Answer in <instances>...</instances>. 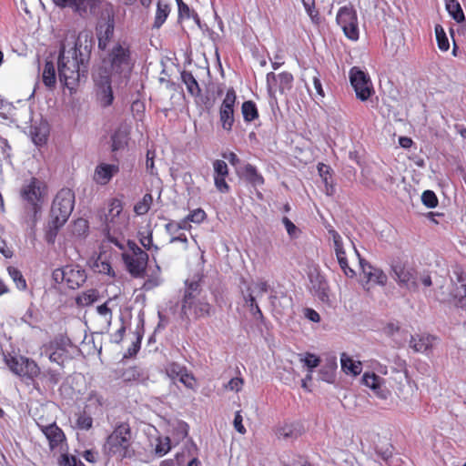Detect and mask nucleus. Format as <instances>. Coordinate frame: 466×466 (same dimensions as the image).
Listing matches in <instances>:
<instances>
[{"label":"nucleus","instance_id":"f257e3e1","mask_svg":"<svg viewBox=\"0 0 466 466\" xmlns=\"http://www.w3.org/2000/svg\"><path fill=\"white\" fill-rule=\"evenodd\" d=\"M88 63L83 58L76 42L75 47L66 51L65 46L59 50L57 70L61 84L73 93L82 79L87 76Z\"/></svg>","mask_w":466,"mask_h":466},{"label":"nucleus","instance_id":"f03ea898","mask_svg":"<svg viewBox=\"0 0 466 466\" xmlns=\"http://www.w3.org/2000/svg\"><path fill=\"white\" fill-rule=\"evenodd\" d=\"M213 312L214 308L203 294L200 281L187 279L181 299V314L199 319L210 317Z\"/></svg>","mask_w":466,"mask_h":466},{"label":"nucleus","instance_id":"7ed1b4c3","mask_svg":"<svg viewBox=\"0 0 466 466\" xmlns=\"http://www.w3.org/2000/svg\"><path fill=\"white\" fill-rule=\"evenodd\" d=\"M104 450L107 455L120 459L135 456L132 431L128 422H120L114 428L106 440Z\"/></svg>","mask_w":466,"mask_h":466},{"label":"nucleus","instance_id":"20e7f679","mask_svg":"<svg viewBox=\"0 0 466 466\" xmlns=\"http://www.w3.org/2000/svg\"><path fill=\"white\" fill-rule=\"evenodd\" d=\"M75 205V194L69 188H62L55 197L50 219L53 228H61L69 218Z\"/></svg>","mask_w":466,"mask_h":466},{"label":"nucleus","instance_id":"39448f33","mask_svg":"<svg viewBox=\"0 0 466 466\" xmlns=\"http://www.w3.org/2000/svg\"><path fill=\"white\" fill-rule=\"evenodd\" d=\"M127 245L128 251L122 254L127 269L135 278L142 277L147 267L148 254L132 240H128Z\"/></svg>","mask_w":466,"mask_h":466},{"label":"nucleus","instance_id":"423d86ee","mask_svg":"<svg viewBox=\"0 0 466 466\" xmlns=\"http://www.w3.org/2000/svg\"><path fill=\"white\" fill-rule=\"evenodd\" d=\"M108 62L112 72L129 73L134 66L130 45L126 41L116 43L108 53Z\"/></svg>","mask_w":466,"mask_h":466},{"label":"nucleus","instance_id":"0eeeda50","mask_svg":"<svg viewBox=\"0 0 466 466\" xmlns=\"http://www.w3.org/2000/svg\"><path fill=\"white\" fill-rule=\"evenodd\" d=\"M52 278L56 283L65 282L71 289L81 287L86 280V272L79 265H66L56 268L52 273Z\"/></svg>","mask_w":466,"mask_h":466},{"label":"nucleus","instance_id":"6e6552de","mask_svg":"<svg viewBox=\"0 0 466 466\" xmlns=\"http://www.w3.org/2000/svg\"><path fill=\"white\" fill-rule=\"evenodd\" d=\"M336 22L348 39L351 41H357L359 39L360 29L358 15L353 5H349L340 7L336 15Z\"/></svg>","mask_w":466,"mask_h":466},{"label":"nucleus","instance_id":"1a4fd4ad","mask_svg":"<svg viewBox=\"0 0 466 466\" xmlns=\"http://www.w3.org/2000/svg\"><path fill=\"white\" fill-rule=\"evenodd\" d=\"M5 363L10 370L22 379L34 380L40 374L37 363L24 356H6Z\"/></svg>","mask_w":466,"mask_h":466},{"label":"nucleus","instance_id":"9d476101","mask_svg":"<svg viewBox=\"0 0 466 466\" xmlns=\"http://www.w3.org/2000/svg\"><path fill=\"white\" fill-rule=\"evenodd\" d=\"M349 77L359 100L367 101L374 94L373 85L367 72L353 66L350 70Z\"/></svg>","mask_w":466,"mask_h":466},{"label":"nucleus","instance_id":"9b49d317","mask_svg":"<svg viewBox=\"0 0 466 466\" xmlns=\"http://www.w3.org/2000/svg\"><path fill=\"white\" fill-rule=\"evenodd\" d=\"M46 189L45 183L35 177H32L21 189L23 200L32 207L35 215L41 209Z\"/></svg>","mask_w":466,"mask_h":466},{"label":"nucleus","instance_id":"f8f14e48","mask_svg":"<svg viewBox=\"0 0 466 466\" xmlns=\"http://www.w3.org/2000/svg\"><path fill=\"white\" fill-rule=\"evenodd\" d=\"M236 100L237 95L235 89L233 87L228 88L219 107V121L222 128L227 132L232 130L235 122L234 106Z\"/></svg>","mask_w":466,"mask_h":466},{"label":"nucleus","instance_id":"ddd939ff","mask_svg":"<svg viewBox=\"0 0 466 466\" xmlns=\"http://www.w3.org/2000/svg\"><path fill=\"white\" fill-rule=\"evenodd\" d=\"M391 269L394 273V279L398 283L410 290L418 289L417 272L413 268L407 267L400 262L392 264Z\"/></svg>","mask_w":466,"mask_h":466},{"label":"nucleus","instance_id":"4468645a","mask_svg":"<svg viewBox=\"0 0 466 466\" xmlns=\"http://www.w3.org/2000/svg\"><path fill=\"white\" fill-rule=\"evenodd\" d=\"M126 218L123 215V203L118 198H112L107 204V211L105 214V223L106 228L118 230L124 224Z\"/></svg>","mask_w":466,"mask_h":466},{"label":"nucleus","instance_id":"2eb2a0df","mask_svg":"<svg viewBox=\"0 0 466 466\" xmlns=\"http://www.w3.org/2000/svg\"><path fill=\"white\" fill-rule=\"evenodd\" d=\"M165 372L172 380H178L187 389L194 390L196 386V379L194 375L189 372L186 366L177 362H168L165 366Z\"/></svg>","mask_w":466,"mask_h":466},{"label":"nucleus","instance_id":"dca6fc26","mask_svg":"<svg viewBox=\"0 0 466 466\" xmlns=\"http://www.w3.org/2000/svg\"><path fill=\"white\" fill-rule=\"evenodd\" d=\"M214 170V185L217 190L222 194H227L230 191V186L226 178L228 177L229 169L227 163L221 159H216L213 162Z\"/></svg>","mask_w":466,"mask_h":466},{"label":"nucleus","instance_id":"f3484780","mask_svg":"<svg viewBox=\"0 0 466 466\" xmlns=\"http://www.w3.org/2000/svg\"><path fill=\"white\" fill-rule=\"evenodd\" d=\"M66 343L63 338H56L51 340L46 346V350L49 351V360L52 362H56L60 366V370H63L64 362L67 359Z\"/></svg>","mask_w":466,"mask_h":466},{"label":"nucleus","instance_id":"a211bd4d","mask_svg":"<svg viewBox=\"0 0 466 466\" xmlns=\"http://www.w3.org/2000/svg\"><path fill=\"white\" fill-rule=\"evenodd\" d=\"M53 3L61 8L69 7L80 15L92 11L99 5V0H52Z\"/></svg>","mask_w":466,"mask_h":466},{"label":"nucleus","instance_id":"6ab92c4d","mask_svg":"<svg viewBox=\"0 0 466 466\" xmlns=\"http://www.w3.org/2000/svg\"><path fill=\"white\" fill-rule=\"evenodd\" d=\"M130 138V127L126 124H120L111 135V150L117 152L125 149Z\"/></svg>","mask_w":466,"mask_h":466},{"label":"nucleus","instance_id":"aec40b11","mask_svg":"<svg viewBox=\"0 0 466 466\" xmlns=\"http://www.w3.org/2000/svg\"><path fill=\"white\" fill-rule=\"evenodd\" d=\"M118 172V165L101 163L96 166L94 172L93 179L96 184L105 186L108 184L112 177Z\"/></svg>","mask_w":466,"mask_h":466},{"label":"nucleus","instance_id":"412c9836","mask_svg":"<svg viewBox=\"0 0 466 466\" xmlns=\"http://www.w3.org/2000/svg\"><path fill=\"white\" fill-rule=\"evenodd\" d=\"M42 432L45 434L49 441L51 449L58 447L65 440V434L63 431L56 424V422L43 426L38 423Z\"/></svg>","mask_w":466,"mask_h":466},{"label":"nucleus","instance_id":"4be33fe9","mask_svg":"<svg viewBox=\"0 0 466 466\" xmlns=\"http://www.w3.org/2000/svg\"><path fill=\"white\" fill-rule=\"evenodd\" d=\"M240 177L252 187H261L265 184V178L258 172L257 167L249 163L243 167Z\"/></svg>","mask_w":466,"mask_h":466},{"label":"nucleus","instance_id":"5701e85b","mask_svg":"<svg viewBox=\"0 0 466 466\" xmlns=\"http://www.w3.org/2000/svg\"><path fill=\"white\" fill-rule=\"evenodd\" d=\"M293 79V76L289 72H282L279 75H275L271 72L267 75L268 85L273 81L274 84L279 86L280 93H284L292 88Z\"/></svg>","mask_w":466,"mask_h":466},{"label":"nucleus","instance_id":"b1692460","mask_svg":"<svg viewBox=\"0 0 466 466\" xmlns=\"http://www.w3.org/2000/svg\"><path fill=\"white\" fill-rule=\"evenodd\" d=\"M269 300L273 308V311L279 316L286 314L292 308V299L287 294L282 293L279 297L270 295Z\"/></svg>","mask_w":466,"mask_h":466},{"label":"nucleus","instance_id":"393cba45","mask_svg":"<svg viewBox=\"0 0 466 466\" xmlns=\"http://www.w3.org/2000/svg\"><path fill=\"white\" fill-rule=\"evenodd\" d=\"M97 99L102 107H107L111 106L114 101L111 81L108 76L105 77L101 81L99 90L97 92Z\"/></svg>","mask_w":466,"mask_h":466},{"label":"nucleus","instance_id":"a878e982","mask_svg":"<svg viewBox=\"0 0 466 466\" xmlns=\"http://www.w3.org/2000/svg\"><path fill=\"white\" fill-rule=\"evenodd\" d=\"M137 237L139 243L146 250L151 251L152 257L155 258V254H157L160 248L153 243V231L150 228L138 231Z\"/></svg>","mask_w":466,"mask_h":466},{"label":"nucleus","instance_id":"bb28decb","mask_svg":"<svg viewBox=\"0 0 466 466\" xmlns=\"http://www.w3.org/2000/svg\"><path fill=\"white\" fill-rule=\"evenodd\" d=\"M42 81L49 89H53L56 86V73L55 65L52 61H46L42 72Z\"/></svg>","mask_w":466,"mask_h":466},{"label":"nucleus","instance_id":"cd10ccee","mask_svg":"<svg viewBox=\"0 0 466 466\" xmlns=\"http://www.w3.org/2000/svg\"><path fill=\"white\" fill-rule=\"evenodd\" d=\"M99 299V292L96 289H90L86 291L81 292L76 298V304L78 307H88L95 302H96Z\"/></svg>","mask_w":466,"mask_h":466},{"label":"nucleus","instance_id":"c85d7f7f","mask_svg":"<svg viewBox=\"0 0 466 466\" xmlns=\"http://www.w3.org/2000/svg\"><path fill=\"white\" fill-rule=\"evenodd\" d=\"M454 274L457 276V281L460 284L456 288L454 297L459 299L461 305L466 304V274L461 268H456Z\"/></svg>","mask_w":466,"mask_h":466},{"label":"nucleus","instance_id":"c756f323","mask_svg":"<svg viewBox=\"0 0 466 466\" xmlns=\"http://www.w3.org/2000/svg\"><path fill=\"white\" fill-rule=\"evenodd\" d=\"M341 368L347 374L354 376L360 374L362 366L360 361H354L347 353L340 356Z\"/></svg>","mask_w":466,"mask_h":466},{"label":"nucleus","instance_id":"7c9ffc66","mask_svg":"<svg viewBox=\"0 0 466 466\" xmlns=\"http://www.w3.org/2000/svg\"><path fill=\"white\" fill-rule=\"evenodd\" d=\"M62 370H54L51 368L44 370L42 372L40 371V374L38 375L40 377V380L42 382L46 384L49 387H54L58 384V382L61 380L63 374L61 372Z\"/></svg>","mask_w":466,"mask_h":466},{"label":"nucleus","instance_id":"2f4dec72","mask_svg":"<svg viewBox=\"0 0 466 466\" xmlns=\"http://www.w3.org/2000/svg\"><path fill=\"white\" fill-rule=\"evenodd\" d=\"M181 79L186 85L187 92L193 96H198L201 94L200 86L194 77L193 74L189 71L184 70L181 73Z\"/></svg>","mask_w":466,"mask_h":466},{"label":"nucleus","instance_id":"473e14b6","mask_svg":"<svg viewBox=\"0 0 466 466\" xmlns=\"http://www.w3.org/2000/svg\"><path fill=\"white\" fill-rule=\"evenodd\" d=\"M449 15L457 22H465V15L458 0H444Z\"/></svg>","mask_w":466,"mask_h":466},{"label":"nucleus","instance_id":"72a5a7b5","mask_svg":"<svg viewBox=\"0 0 466 466\" xmlns=\"http://www.w3.org/2000/svg\"><path fill=\"white\" fill-rule=\"evenodd\" d=\"M189 426L183 420L177 421L172 427V438L175 444L184 441L188 435Z\"/></svg>","mask_w":466,"mask_h":466},{"label":"nucleus","instance_id":"f704fd0d","mask_svg":"<svg viewBox=\"0 0 466 466\" xmlns=\"http://www.w3.org/2000/svg\"><path fill=\"white\" fill-rule=\"evenodd\" d=\"M241 113L245 122H252L258 118V110L257 105L252 100H248L242 103Z\"/></svg>","mask_w":466,"mask_h":466},{"label":"nucleus","instance_id":"c9c22d12","mask_svg":"<svg viewBox=\"0 0 466 466\" xmlns=\"http://www.w3.org/2000/svg\"><path fill=\"white\" fill-rule=\"evenodd\" d=\"M169 13H170L169 5L163 3L162 1H158L157 5L154 27L159 28L167 20Z\"/></svg>","mask_w":466,"mask_h":466},{"label":"nucleus","instance_id":"e433bc0d","mask_svg":"<svg viewBox=\"0 0 466 466\" xmlns=\"http://www.w3.org/2000/svg\"><path fill=\"white\" fill-rule=\"evenodd\" d=\"M172 448L171 439L168 436H158L156 438V444L154 448L155 454L158 457H163Z\"/></svg>","mask_w":466,"mask_h":466},{"label":"nucleus","instance_id":"4c0bfd02","mask_svg":"<svg viewBox=\"0 0 466 466\" xmlns=\"http://www.w3.org/2000/svg\"><path fill=\"white\" fill-rule=\"evenodd\" d=\"M410 347L417 352L426 351L430 346V338L427 336L416 335L412 336L410 341Z\"/></svg>","mask_w":466,"mask_h":466},{"label":"nucleus","instance_id":"58836bf2","mask_svg":"<svg viewBox=\"0 0 466 466\" xmlns=\"http://www.w3.org/2000/svg\"><path fill=\"white\" fill-rule=\"evenodd\" d=\"M153 203V197L150 193H147L143 196L142 199L138 201L135 207L134 211L137 215L142 216L148 212Z\"/></svg>","mask_w":466,"mask_h":466},{"label":"nucleus","instance_id":"ea45409f","mask_svg":"<svg viewBox=\"0 0 466 466\" xmlns=\"http://www.w3.org/2000/svg\"><path fill=\"white\" fill-rule=\"evenodd\" d=\"M276 435L279 439H293L299 436V431L293 424L286 423L277 429Z\"/></svg>","mask_w":466,"mask_h":466},{"label":"nucleus","instance_id":"a19ab883","mask_svg":"<svg viewBox=\"0 0 466 466\" xmlns=\"http://www.w3.org/2000/svg\"><path fill=\"white\" fill-rule=\"evenodd\" d=\"M7 271H8L9 276L12 278V279L15 283L16 288L20 290H25L26 289L27 285H26V280L25 279L21 271L18 268L12 267V266H9L7 268Z\"/></svg>","mask_w":466,"mask_h":466},{"label":"nucleus","instance_id":"79ce46f5","mask_svg":"<svg viewBox=\"0 0 466 466\" xmlns=\"http://www.w3.org/2000/svg\"><path fill=\"white\" fill-rule=\"evenodd\" d=\"M437 45L440 50L445 52L450 48V43L443 27L441 25H435Z\"/></svg>","mask_w":466,"mask_h":466},{"label":"nucleus","instance_id":"37998d69","mask_svg":"<svg viewBox=\"0 0 466 466\" xmlns=\"http://www.w3.org/2000/svg\"><path fill=\"white\" fill-rule=\"evenodd\" d=\"M318 280H319L318 287L316 288L315 285L313 286L315 294H316V296H318V298L321 301L328 302L329 299V289L328 283L322 278L321 279L318 278Z\"/></svg>","mask_w":466,"mask_h":466},{"label":"nucleus","instance_id":"c03bdc74","mask_svg":"<svg viewBox=\"0 0 466 466\" xmlns=\"http://www.w3.org/2000/svg\"><path fill=\"white\" fill-rule=\"evenodd\" d=\"M304 5V8L310 17L311 21L315 25H319L320 23V15L319 11L315 7V0H301Z\"/></svg>","mask_w":466,"mask_h":466},{"label":"nucleus","instance_id":"a18cd8bd","mask_svg":"<svg viewBox=\"0 0 466 466\" xmlns=\"http://www.w3.org/2000/svg\"><path fill=\"white\" fill-rule=\"evenodd\" d=\"M113 229H109V228H106V240L114 245L115 247H116L117 248L123 250L125 248V243H126V239H125V237L123 236V234L121 233H118V234H115V233H111ZM116 230H115L114 232H116Z\"/></svg>","mask_w":466,"mask_h":466},{"label":"nucleus","instance_id":"49530a36","mask_svg":"<svg viewBox=\"0 0 466 466\" xmlns=\"http://www.w3.org/2000/svg\"><path fill=\"white\" fill-rule=\"evenodd\" d=\"M140 372L137 367H128L121 373V378L125 382L137 381L140 380Z\"/></svg>","mask_w":466,"mask_h":466},{"label":"nucleus","instance_id":"de8ad7c7","mask_svg":"<svg viewBox=\"0 0 466 466\" xmlns=\"http://www.w3.org/2000/svg\"><path fill=\"white\" fill-rule=\"evenodd\" d=\"M329 235L332 238L336 257H341L342 250L344 249L343 242L340 235L333 228L328 229Z\"/></svg>","mask_w":466,"mask_h":466},{"label":"nucleus","instance_id":"09e8293b","mask_svg":"<svg viewBox=\"0 0 466 466\" xmlns=\"http://www.w3.org/2000/svg\"><path fill=\"white\" fill-rule=\"evenodd\" d=\"M422 203L430 208H433L438 206V198L436 194L431 190H425L421 195Z\"/></svg>","mask_w":466,"mask_h":466},{"label":"nucleus","instance_id":"8fccbe9b","mask_svg":"<svg viewBox=\"0 0 466 466\" xmlns=\"http://www.w3.org/2000/svg\"><path fill=\"white\" fill-rule=\"evenodd\" d=\"M341 257H337L338 262L344 274L349 278L355 276V271L349 266L346 251L342 250Z\"/></svg>","mask_w":466,"mask_h":466},{"label":"nucleus","instance_id":"3c124183","mask_svg":"<svg viewBox=\"0 0 466 466\" xmlns=\"http://www.w3.org/2000/svg\"><path fill=\"white\" fill-rule=\"evenodd\" d=\"M300 361L309 368V371L312 372V370L319 365L320 359L313 353L307 352L304 358L300 359Z\"/></svg>","mask_w":466,"mask_h":466},{"label":"nucleus","instance_id":"603ef678","mask_svg":"<svg viewBox=\"0 0 466 466\" xmlns=\"http://www.w3.org/2000/svg\"><path fill=\"white\" fill-rule=\"evenodd\" d=\"M367 280L383 286L387 282V276L381 269L375 268Z\"/></svg>","mask_w":466,"mask_h":466},{"label":"nucleus","instance_id":"864d4df0","mask_svg":"<svg viewBox=\"0 0 466 466\" xmlns=\"http://www.w3.org/2000/svg\"><path fill=\"white\" fill-rule=\"evenodd\" d=\"M206 212L202 208H197L192 210L187 216V219L190 222L199 224L206 218Z\"/></svg>","mask_w":466,"mask_h":466},{"label":"nucleus","instance_id":"5fc2aeb1","mask_svg":"<svg viewBox=\"0 0 466 466\" xmlns=\"http://www.w3.org/2000/svg\"><path fill=\"white\" fill-rule=\"evenodd\" d=\"M76 425L81 430H89L93 425V419L86 414H80L76 420Z\"/></svg>","mask_w":466,"mask_h":466},{"label":"nucleus","instance_id":"6e6d98bb","mask_svg":"<svg viewBox=\"0 0 466 466\" xmlns=\"http://www.w3.org/2000/svg\"><path fill=\"white\" fill-rule=\"evenodd\" d=\"M131 111L135 117L142 119L145 112V104L140 100L133 101L131 105Z\"/></svg>","mask_w":466,"mask_h":466},{"label":"nucleus","instance_id":"4d7b16f0","mask_svg":"<svg viewBox=\"0 0 466 466\" xmlns=\"http://www.w3.org/2000/svg\"><path fill=\"white\" fill-rule=\"evenodd\" d=\"M363 380L366 386L371 388V389H377L380 387V377L376 374H364Z\"/></svg>","mask_w":466,"mask_h":466},{"label":"nucleus","instance_id":"13d9d810","mask_svg":"<svg viewBox=\"0 0 466 466\" xmlns=\"http://www.w3.org/2000/svg\"><path fill=\"white\" fill-rule=\"evenodd\" d=\"M282 222L286 228V230L290 238H296L298 233H299V229L295 226V224L287 217L282 218Z\"/></svg>","mask_w":466,"mask_h":466},{"label":"nucleus","instance_id":"bf43d9fd","mask_svg":"<svg viewBox=\"0 0 466 466\" xmlns=\"http://www.w3.org/2000/svg\"><path fill=\"white\" fill-rule=\"evenodd\" d=\"M109 302H110V300H107L106 302H105L104 304H102L96 308L97 313L100 316H102L105 319V320L107 322H109L112 319V310L108 307Z\"/></svg>","mask_w":466,"mask_h":466},{"label":"nucleus","instance_id":"052dcab7","mask_svg":"<svg viewBox=\"0 0 466 466\" xmlns=\"http://www.w3.org/2000/svg\"><path fill=\"white\" fill-rule=\"evenodd\" d=\"M243 384L244 380L242 378H232L226 385V389L238 392L241 390Z\"/></svg>","mask_w":466,"mask_h":466},{"label":"nucleus","instance_id":"680f3d73","mask_svg":"<svg viewBox=\"0 0 466 466\" xmlns=\"http://www.w3.org/2000/svg\"><path fill=\"white\" fill-rule=\"evenodd\" d=\"M318 171L319 176L322 177L326 187H328V180L331 177L330 167L323 163H319Z\"/></svg>","mask_w":466,"mask_h":466},{"label":"nucleus","instance_id":"e2e57ef3","mask_svg":"<svg viewBox=\"0 0 466 466\" xmlns=\"http://www.w3.org/2000/svg\"><path fill=\"white\" fill-rule=\"evenodd\" d=\"M336 368V363H334L332 366L328 368L327 370L321 369L319 370L320 379L327 382H333L334 380V374L333 370Z\"/></svg>","mask_w":466,"mask_h":466},{"label":"nucleus","instance_id":"0e129e2a","mask_svg":"<svg viewBox=\"0 0 466 466\" xmlns=\"http://www.w3.org/2000/svg\"><path fill=\"white\" fill-rule=\"evenodd\" d=\"M141 346V338L138 337L136 341L132 342L131 346L127 349V352L125 353V358H130L139 351Z\"/></svg>","mask_w":466,"mask_h":466},{"label":"nucleus","instance_id":"69168bd1","mask_svg":"<svg viewBox=\"0 0 466 466\" xmlns=\"http://www.w3.org/2000/svg\"><path fill=\"white\" fill-rule=\"evenodd\" d=\"M242 421H243V418H242V415L240 414V411H237L235 414L234 421H233L234 428L240 434H245L247 431H246V428L244 427Z\"/></svg>","mask_w":466,"mask_h":466},{"label":"nucleus","instance_id":"338daca9","mask_svg":"<svg viewBox=\"0 0 466 466\" xmlns=\"http://www.w3.org/2000/svg\"><path fill=\"white\" fill-rule=\"evenodd\" d=\"M243 299L245 302L248 305L249 309L253 310V305L257 304L256 298L253 294V290L250 287H248L246 292H243Z\"/></svg>","mask_w":466,"mask_h":466},{"label":"nucleus","instance_id":"774afa93","mask_svg":"<svg viewBox=\"0 0 466 466\" xmlns=\"http://www.w3.org/2000/svg\"><path fill=\"white\" fill-rule=\"evenodd\" d=\"M60 466H76L77 459L75 456L62 455L59 461Z\"/></svg>","mask_w":466,"mask_h":466}]
</instances>
